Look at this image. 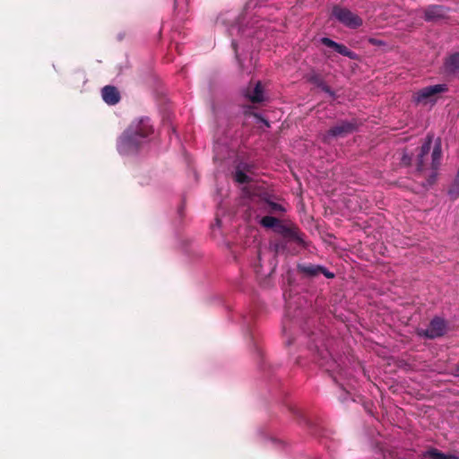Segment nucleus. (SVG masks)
<instances>
[{
  "mask_svg": "<svg viewBox=\"0 0 459 459\" xmlns=\"http://www.w3.org/2000/svg\"><path fill=\"white\" fill-rule=\"evenodd\" d=\"M101 97L104 102L109 106L117 104L121 99L119 91L112 85H107L102 88Z\"/></svg>",
  "mask_w": 459,
  "mask_h": 459,
  "instance_id": "obj_11",
  "label": "nucleus"
},
{
  "mask_svg": "<svg viewBox=\"0 0 459 459\" xmlns=\"http://www.w3.org/2000/svg\"><path fill=\"white\" fill-rule=\"evenodd\" d=\"M152 133V126L148 117L133 121L117 139L118 153L124 157L136 155Z\"/></svg>",
  "mask_w": 459,
  "mask_h": 459,
  "instance_id": "obj_1",
  "label": "nucleus"
},
{
  "mask_svg": "<svg viewBox=\"0 0 459 459\" xmlns=\"http://www.w3.org/2000/svg\"><path fill=\"white\" fill-rule=\"evenodd\" d=\"M253 166L248 163H239L236 169L235 180L241 184L248 182L249 177L247 172H250Z\"/></svg>",
  "mask_w": 459,
  "mask_h": 459,
  "instance_id": "obj_15",
  "label": "nucleus"
},
{
  "mask_svg": "<svg viewBox=\"0 0 459 459\" xmlns=\"http://www.w3.org/2000/svg\"><path fill=\"white\" fill-rule=\"evenodd\" d=\"M243 95L253 103H260L266 100L265 91L259 81L255 82L253 90L244 89Z\"/></svg>",
  "mask_w": 459,
  "mask_h": 459,
  "instance_id": "obj_10",
  "label": "nucleus"
},
{
  "mask_svg": "<svg viewBox=\"0 0 459 459\" xmlns=\"http://www.w3.org/2000/svg\"><path fill=\"white\" fill-rule=\"evenodd\" d=\"M216 224L218 227H220V220H218V219L216 220Z\"/></svg>",
  "mask_w": 459,
  "mask_h": 459,
  "instance_id": "obj_28",
  "label": "nucleus"
},
{
  "mask_svg": "<svg viewBox=\"0 0 459 459\" xmlns=\"http://www.w3.org/2000/svg\"><path fill=\"white\" fill-rule=\"evenodd\" d=\"M273 231L290 240H294L298 243L303 242L302 238L299 236L295 228L284 224L281 221H278V224L274 228Z\"/></svg>",
  "mask_w": 459,
  "mask_h": 459,
  "instance_id": "obj_9",
  "label": "nucleus"
},
{
  "mask_svg": "<svg viewBox=\"0 0 459 459\" xmlns=\"http://www.w3.org/2000/svg\"><path fill=\"white\" fill-rule=\"evenodd\" d=\"M424 458L428 459H459V455H447L440 452L437 448H430L422 454Z\"/></svg>",
  "mask_w": 459,
  "mask_h": 459,
  "instance_id": "obj_17",
  "label": "nucleus"
},
{
  "mask_svg": "<svg viewBox=\"0 0 459 459\" xmlns=\"http://www.w3.org/2000/svg\"><path fill=\"white\" fill-rule=\"evenodd\" d=\"M321 42L323 45L328 47V48H333L334 50L336 49L337 46L339 43L335 42L334 40L329 39V38H326V37H324L322 38L321 39Z\"/></svg>",
  "mask_w": 459,
  "mask_h": 459,
  "instance_id": "obj_21",
  "label": "nucleus"
},
{
  "mask_svg": "<svg viewBox=\"0 0 459 459\" xmlns=\"http://www.w3.org/2000/svg\"><path fill=\"white\" fill-rule=\"evenodd\" d=\"M411 161V156L407 154V153H403V157H402V163L403 165H409Z\"/></svg>",
  "mask_w": 459,
  "mask_h": 459,
  "instance_id": "obj_24",
  "label": "nucleus"
},
{
  "mask_svg": "<svg viewBox=\"0 0 459 459\" xmlns=\"http://www.w3.org/2000/svg\"><path fill=\"white\" fill-rule=\"evenodd\" d=\"M333 15L338 22L348 28L356 29L362 25L361 18L349 9L334 6Z\"/></svg>",
  "mask_w": 459,
  "mask_h": 459,
  "instance_id": "obj_6",
  "label": "nucleus"
},
{
  "mask_svg": "<svg viewBox=\"0 0 459 459\" xmlns=\"http://www.w3.org/2000/svg\"><path fill=\"white\" fill-rule=\"evenodd\" d=\"M447 14V8L442 5L429 6L424 12V18L428 22L443 19Z\"/></svg>",
  "mask_w": 459,
  "mask_h": 459,
  "instance_id": "obj_12",
  "label": "nucleus"
},
{
  "mask_svg": "<svg viewBox=\"0 0 459 459\" xmlns=\"http://www.w3.org/2000/svg\"><path fill=\"white\" fill-rule=\"evenodd\" d=\"M448 195L453 198L455 199L459 196V186L456 189H450L448 191Z\"/></svg>",
  "mask_w": 459,
  "mask_h": 459,
  "instance_id": "obj_25",
  "label": "nucleus"
},
{
  "mask_svg": "<svg viewBox=\"0 0 459 459\" xmlns=\"http://www.w3.org/2000/svg\"><path fill=\"white\" fill-rule=\"evenodd\" d=\"M300 270L307 275L316 276V275H318L320 273V270H322V265H315V264L302 265L300 267Z\"/></svg>",
  "mask_w": 459,
  "mask_h": 459,
  "instance_id": "obj_20",
  "label": "nucleus"
},
{
  "mask_svg": "<svg viewBox=\"0 0 459 459\" xmlns=\"http://www.w3.org/2000/svg\"><path fill=\"white\" fill-rule=\"evenodd\" d=\"M279 221L280 220L273 216H264L259 221V223L264 228L274 230Z\"/></svg>",
  "mask_w": 459,
  "mask_h": 459,
  "instance_id": "obj_18",
  "label": "nucleus"
},
{
  "mask_svg": "<svg viewBox=\"0 0 459 459\" xmlns=\"http://www.w3.org/2000/svg\"><path fill=\"white\" fill-rule=\"evenodd\" d=\"M446 322L444 319L435 317L430 321L423 335L429 339H435L444 335L446 332Z\"/></svg>",
  "mask_w": 459,
  "mask_h": 459,
  "instance_id": "obj_7",
  "label": "nucleus"
},
{
  "mask_svg": "<svg viewBox=\"0 0 459 459\" xmlns=\"http://www.w3.org/2000/svg\"><path fill=\"white\" fill-rule=\"evenodd\" d=\"M448 91L446 83L435 84L424 87L413 94L412 100L416 104L436 103L435 95L444 93Z\"/></svg>",
  "mask_w": 459,
  "mask_h": 459,
  "instance_id": "obj_5",
  "label": "nucleus"
},
{
  "mask_svg": "<svg viewBox=\"0 0 459 459\" xmlns=\"http://www.w3.org/2000/svg\"><path fill=\"white\" fill-rule=\"evenodd\" d=\"M320 273L324 274L328 279H332L334 277V274L328 271L325 266H322V270H320L319 274Z\"/></svg>",
  "mask_w": 459,
  "mask_h": 459,
  "instance_id": "obj_23",
  "label": "nucleus"
},
{
  "mask_svg": "<svg viewBox=\"0 0 459 459\" xmlns=\"http://www.w3.org/2000/svg\"><path fill=\"white\" fill-rule=\"evenodd\" d=\"M335 51L344 56L349 57L350 59H352V60L358 59V55L355 52L350 50L347 47H345L342 44L339 43Z\"/></svg>",
  "mask_w": 459,
  "mask_h": 459,
  "instance_id": "obj_19",
  "label": "nucleus"
},
{
  "mask_svg": "<svg viewBox=\"0 0 459 459\" xmlns=\"http://www.w3.org/2000/svg\"><path fill=\"white\" fill-rule=\"evenodd\" d=\"M433 143L432 152H431V169H433L431 178L432 181L435 180L437 173V169L441 163L442 158V144L441 139L439 137L434 140V135L432 134H429L425 138V141L420 148V152L418 155V165L417 169L421 171L424 166V158L429 152L431 149V145Z\"/></svg>",
  "mask_w": 459,
  "mask_h": 459,
  "instance_id": "obj_2",
  "label": "nucleus"
},
{
  "mask_svg": "<svg viewBox=\"0 0 459 459\" xmlns=\"http://www.w3.org/2000/svg\"><path fill=\"white\" fill-rule=\"evenodd\" d=\"M321 356V366L325 368V370L328 372H335L337 368L340 367V365L337 363V361L333 359V355L328 351H325V354H320Z\"/></svg>",
  "mask_w": 459,
  "mask_h": 459,
  "instance_id": "obj_16",
  "label": "nucleus"
},
{
  "mask_svg": "<svg viewBox=\"0 0 459 459\" xmlns=\"http://www.w3.org/2000/svg\"><path fill=\"white\" fill-rule=\"evenodd\" d=\"M356 129V123L349 122V121H342L336 126L330 128L326 134L325 138L337 137V136H344L348 134L352 133Z\"/></svg>",
  "mask_w": 459,
  "mask_h": 459,
  "instance_id": "obj_8",
  "label": "nucleus"
},
{
  "mask_svg": "<svg viewBox=\"0 0 459 459\" xmlns=\"http://www.w3.org/2000/svg\"><path fill=\"white\" fill-rule=\"evenodd\" d=\"M253 26L248 27V24H244V18H240V21L238 22V27H232L230 29V33L233 34L234 30H237L238 33L240 36L239 40H232V47L235 51L236 58L238 59V62L239 63V65L242 67V53L241 50L245 48L246 47V40L248 38L251 39H260L261 37L259 34V31H253Z\"/></svg>",
  "mask_w": 459,
  "mask_h": 459,
  "instance_id": "obj_4",
  "label": "nucleus"
},
{
  "mask_svg": "<svg viewBox=\"0 0 459 459\" xmlns=\"http://www.w3.org/2000/svg\"><path fill=\"white\" fill-rule=\"evenodd\" d=\"M445 69L449 74H459V52H455L446 58Z\"/></svg>",
  "mask_w": 459,
  "mask_h": 459,
  "instance_id": "obj_14",
  "label": "nucleus"
},
{
  "mask_svg": "<svg viewBox=\"0 0 459 459\" xmlns=\"http://www.w3.org/2000/svg\"><path fill=\"white\" fill-rule=\"evenodd\" d=\"M271 7H262L261 5H258L256 3H254L253 1H250L246 5V13L241 17L244 18V24H248V27H252L253 25V31H259V34L261 39L259 40L263 39V30L264 29L265 34L269 30H273L275 28H271V26L264 24H260V21L254 20V18H262L264 19V16L271 14ZM263 23H265V21L263 20Z\"/></svg>",
  "mask_w": 459,
  "mask_h": 459,
  "instance_id": "obj_3",
  "label": "nucleus"
},
{
  "mask_svg": "<svg viewBox=\"0 0 459 459\" xmlns=\"http://www.w3.org/2000/svg\"><path fill=\"white\" fill-rule=\"evenodd\" d=\"M255 117H256V118H257V120H258V121H260V122H262L263 124H264L267 127H269V126H270L269 122H268L266 119H264L263 117H261V116H259V115H255Z\"/></svg>",
  "mask_w": 459,
  "mask_h": 459,
  "instance_id": "obj_26",
  "label": "nucleus"
},
{
  "mask_svg": "<svg viewBox=\"0 0 459 459\" xmlns=\"http://www.w3.org/2000/svg\"><path fill=\"white\" fill-rule=\"evenodd\" d=\"M258 201L261 204L262 208L264 211L268 210L269 212H285V208L282 205H281L280 204H277L275 202L271 201L270 198H269V195L267 194H265V193L261 194V195H258Z\"/></svg>",
  "mask_w": 459,
  "mask_h": 459,
  "instance_id": "obj_13",
  "label": "nucleus"
},
{
  "mask_svg": "<svg viewBox=\"0 0 459 459\" xmlns=\"http://www.w3.org/2000/svg\"><path fill=\"white\" fill-rule=\"evenodd\" d=\"M317 86L325 92L329 94L330 96H334V92L327 86L324 82L318 80L316 81Z\"/></svg>",
  "mask_w": 459,
  "mask_h": 459,
  "instance_id": "obj_22",
  "label": "nucleus"
},
{
  "mask_svg": "<svg viewBox=\"0 0 459 459\" xmlns=\"http://www.w3.org/2000/svg\"><path fill=\"white\" fill-rule=\"evenodd\" d=\"M174 2L176 3V0H174Z\"/></svg>",
  "mask_w": 459,
  "mask_h": 459,
  "instance_id": "obj_29",
  "label": "nucleus"
},
{
  "mask_svg": "<svg viewBox=\"0 0 459 459\" xmlns=\"http://www.w3.org/2000/svg\"><path fill=\"white\" fill-rule=\"evenodd\" d=\"M369 42L373 45H377V46L384 44L383 41L376 39H369Z\"/></svg>",
  "mask_w": 459,
  "mask_h": 459,
  "instance_id": "obj_27",
  "label": "nucleus"
}]
</instances>
